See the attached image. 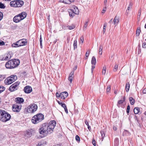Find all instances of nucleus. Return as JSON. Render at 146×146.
Here are the masks:
<instances>
[{
	"label": "nucleus",
	"mask_w": 146,
	"mask_h": 146,
	"mask_svg": "<svg viewBox=\"0 0 146 146\" xmlns=\"http://www.w3.org/2000/svg\"><path fill=\"white\" fill-rule=\"evenodd\" d=\"M50 129L48 128V124L44 123L41 126L39 129L40 133L42 137L46 136L49 133H50Z\"/></svg>",
	"instance_id": "1"
},
{
	"label": "nucleus",
	"mask_w": 146,
	"mask_h": 146,
	"mask_svg": "<svg viewBox=\"0 0 146 146\" xmlns=\"http://www.w3.org/2000/svg\"><path fill=\"white\" fill-rule=\"evenodd\" d=\"M20 61L19 60L12 59L7 62L5 64V66L7 68L12 69L17 67Z\"/></svg>",
	"instance_id": "2"
},
{
	"label": "nucleus",
	"mask_w": 146,
	"mask_h": 146,
	"mask_svg": "<svg viewBox=\"0 0 146 146\" xmlns=\"http://www.w3.org/2000/svg\"><path fill=\"white\" fill-rule=\"evenodd\" d=\"M11 117V115L4 110H0V119L3 122L9 121Z\"/></svg>",
	"instance_id": "3"
},
{
	"label": "nucleus",
	"mask_w": 146,
	"mask_h": 146,
	"mask_svg": "<svg viewBox=\"0 0 146 146\" xmlns=\"http://www.w3.org/2000/svg\"><path fill=\"white\" fill-rule=\"evenodd\" d=\"M37 109V106L35 104H31L27 108H25V110L28 112L33 113L36 111Z\"/></svg>",
	"instance_id": "4"
},
{
	"label": "nucleus",
	"mask_w": 146,
	"mask_h": 146,
	"mask_svg": "<svg viewBox=\"0 0 146 146\" xmlns=\"http://www.w3.org/2000/svg\"><path fill=\"white\" fill-rule=\"evenodd\" d=\"M19 82H17L11 86L9 88V90L11 92H13L17 90V87L20 84Z\"/></svg>",
	"instance_id": "5"
},
{
	"label": "nucleus",
	"mask_w": 146,
	"mask_h": 146,
	"mask_svg": "<svg viewBox=\"0 0 146 146\" xmlns=\"http://www.w3.org/2000/svg\"><path fill=\"white\" fill-rule=\"evenodd\" d=\"M56 125V122L54 120H52L51 121L49 124H48V128L50 129V133L53 132V130Z\"/></svg>",
	"instance_id": "6"
},
{
	"label": "nucleus",
	"mask_w": 146,
	"mask_h": 146,
	"mask_svg": "<svg viewBox=\"0 0 146 146\" xmlns=\"http://www.w3.org/2000/svg\"><path fill=\"white\" fill-rule=\"evenodd\" d=\"M16 77L13 79L9 78V77L7 78L4 81V83L6 85H9L11 84L15 81Z\"/></svg>",
	"instance_id": "7"
},
{
	"label": "nucleus",
	"mask_w": 146,
	"mask_h": 146,
	"mask_svg": "<svg viewBox=\"0 0 146 146\" xmlns=\"http://www.w3.org/2000/svg\"><path fill=\"white\" fill-rule=\"evenodd\" d=\"M17 42L19 43V45L20 46L25 45L27 44V41L26 39H22L17 41Z\"/></svg>",
	"instance_id": "8"
},
{
	"label": "nucleus",
	"mask_w": 146,
	"mask_h": 146,
	"mask_svg": "<svg viewBox=\"0 0 146 146\" xmlns=\"http://www.w3.org/2000/svg\"><path fill=\"white\" fill-rule=\"evenodd\" d=\"M21 107L18 105L15 104L12 106L13 110L14 111L19 112L21 109Z\"/></svg>",
	"instance_id": "9"
},
{
	"label": "nucleus",
	"mask_w": 146,
	"mask_h": 146,
	"mask_svg": "<svg viewBox=\"0 0 146 146\" xmlns=\"http://www.w3.org/2000/svg\"><path fill=\"white\" fill-rule=\"evenodd\" d=\"M24 90L25 93L29 94L32 92V89L31 86H27L24 88Z\"/></svg>",
	"instance_id": "10"
},
{
	"label": "nucleus",
	"mask_w": 146,
	"mask_h": 146,
	"mask_svg": "<svg viewBox=\"0 0 146 146\" xmlns=\"http://www.w3.org/2000/svg\"><path fill=\"white\" fill-rule=\"evenodd\" d=\"M32 122L34 124H36L40 121L38 119L37 116L35 115L32 117Z\"/></svg>",
	"instance_id": "11"
},
{
	"label": "nucleus",
	"mask_w": 146,
	"mask_h": 146,
	"mask_svg": "<svg viewBox=\"0 0 146 146\" xmlns=\"http://www.w3.org/2000/svg\"><path fill=\"white\" fill-rule=\"evenodd\" d=\"M68 96V93L66 91L61 92L60 94V98L63 100L66 98Z\"/></svg>",
	"instance_id": "12"
},
{
	"label": "nucleus",
	"mask_w": 146,
	"mask_h": 146,
	"mask_svg": "<svg viewBox=\"0 0 146 146\" xmlns=\"http://www.w3.org/2000/svg\"><path fill=\"white\" fill-rule=\"evenodd\" d=\"M22 20V19L21 18L19 14L15 16L13 18V21L16 23H18Z\"/></svg>",
	"instance_id": "13"
},
{
	"label": "nucleus",
	"mask_w": 146,
	"mask_h": 146,
	"mask_svg": "<svg viewBox=\"0 0 146 146\" xmlns=\"http://www.w3.org/2000/svg\"><path fill=\"white\" fill-rule=\"evenodd\" d=\"M15 101L17 103L21 104L24 102V99L22 98H17L15 99Z\"/></svg>",
	"instance_id": "14"
},
{
	"label": "nucleus",
	"mask_w": 146,
	"mask_h": 146,
	"mask_svg": "<svg viewBox=\"0 0 146 146\" xmlns=\"http://www.w3.org/2000/svg\"><path fill=\"white\" fill-rule=\"evenodd\" d=\"M32 135L31 131V130H28L25 133V136L27 137H30Z\"/></svg>",
	"instance_id": "15"
},
{
	"label": "nucleus",
	"mask_w": 146,
	"mask_h": 146,
	"mask_svg": "<svg viewBox=\"0 0 146 146\" xmlns=\"http://www.w3.org/2000/svg\"><path fill=\"white\" fill-rule=\"evenodd\" d=\"M17 7H21L24 4V2L21 0H17Z\"/></svg>",
	"instance_id": "16"
},
{
	"label": "nucleus",
	"mask_w": 146,
	"mask_h": 146,
	"mask_svg": "<svg viewBox=\"0 0 146 146\" xmlns=\"http://www.w3.org/2000/svg\"><path fill=\"white\" fill-rule=\"evenodd\" d=\"M68 11L69 13V15L70 17H73L75 15L74 11H73L72 9H68Z\"/></svg>",
	"instance_id": "17"
},
{
	"label": "nucleus",
	"mask_w": 146,
	"mask_h": 146,
	"mask_svg": "<svg viewBox=\"0 0 146 146\" xmlns=\"http://www.w3.org/2000/svg\"><path fill=\"white\" fill-rule=\"evenodd\" d=\"M37 117L40 121H41L44 119V115L40 113H39L36 115Z\"/></svg>",
	"instance_id": "18"
},
{
	"label": "nucleus",
	"mask_w": 146,
	"mask_h": 146,
	"mask_svg": "<svg viewBox=\"0 0 146 146\" xmlns=\"http://www.w3.org/2000/svg\"><path fill=\"white\" fill-rule=\"evenodd\" d=\"M27 15V13L25 12H22L19 14L21 18L22 19V20L26 17Z\"/></svg>",
	"instance_id": "19"
},
{
	"label": "nucleus",
	"mask_w": 146,
	"mask_h": 146,
	"mask_svg": "<svg viewBox=\"0 0 146 146\" xmlns=\"http://www.w3.org/2000/svg\"><path fill=\"white\" fill-rule=\"evenodd\" d=\"M11 57V56L10 54L8 53L7 54L6 57H3L2 59V60H9Z\"/></svg>",
	"instance_id": "20"
},
{
	"label": "nucleus",
	"mask_w": 146,
	"mask_h": 146,
	"mask_svg": "<svg viewBox=\"0 0 146 146\" xmlns=\"http://www.w3.org/2000/svg\"><path fill=\"white\" fill-rule=\"evenodd\" d=\"M10 5L13 7H17L16 1H11L10 3Z\"/></svg>",
	"instance_id": "21"
},
{
	"label": "nucleus",
	"mask_w": 146,
	"mask_h": 146,
	"mask_svg": "<svg viewBox=\"0 0 146 146\" xmlns=\"http://www.w3.org/2000/svg\"><path fill=\"white\" fill-rule=\"evenodd\" d=\"M119 21V17H117V16H116L115 17L113 21V23L114 24H115L116 23L117 24Z\"/></svg>",
	"instance_id": "22"
},
{
	"label": "nucleus",
	"mask_w": 146,
	"mask_h": 146,
	"mask_svg": "<svg viewBox=\"0 0 146 146\" xmlns=\"http://www.w3.org/2000/svg\"><path fill=\"white\" fill-rule=\"evenodd\" d=\"M96 60L94 56H93L92 59L91 64L93 65H95L96 64Z\"/></svg>",
	"instance_id": "23"
},
{
	"label": "nucleus",
	"mask_w": 146,
	"mask_h": 146,
	"mask_svg": "<svg viewBox=\"0 0 146 146\" xmlns=\"http://www.w3.org/2000/svg\"><path fill=\"white\" fill-rule=\"evenodd\" d=\"M140 111V109L139 108L137 107L134 108V112L135 114H137Z\"/></svg>",
	"instance_id": "24"
},
{
	"label": "nucleus",
	"mask_w": 146,
	"mask_h": 146,
	"mask_svg": "<svg viewBox=\"0 0 146 146\" xmlns=\"http://www.w3.org/2000/svg\"><path fill=\"white\" fill-rule=\"evenodd\" d=\"M130 88V84L129 82H127L126 85L125 89L127 92H128Z\"/></svg>",
	"instance_id": "25"
},
{
	"label": "nucleus",
	"mask_w": 146,
	"mask_h": 146,
	"mask_svg": "<svg viewBox=\"0 0 146 146\" xmlns=\"http://www.w3.org/2000/svg\"><path fill=\"white\" fill-rule=\"evenodd\" d=\"M129 101L130 102V104L131 105H133L135 103V100L132 97H130L129 98Z\"/></svg>",
	"instance_id": "26"
},
{
	"label": "nucleus",
	"mask_w": 146,
	"mask_h": 146,
	"mask_svg": "<svg viewBox=\"0 0 146 146\" xmlns=\"http://www.w3.org/2000/svg\"><path fill=\"white\" fill-rule=\"evenodd\" d=\"M103 48V46L102 45H100V46L99 49V54L101 55L102 52V49Z\"/></svg>",
	"instance_id": "27"
},
{
	"label": "nucleus",
	"mask_w": 146,
	"mask_h": 146,
	"mask_svg": "<svg viewBox=\"0 0 146 146\" xmlns=\"http://www.w3.org/2000/svg\"><path fill=\"white\" fill-rule=\"evenodd\" d=\"M74 10H75V11L74 12V13L75 14L78 15L79 13V10L78 8V7H76L74 6Z\"/></svg>",
	"instance_id": "28"
},
{
	"label": "nucleus",
	"mask_w": 146,
	"mask_h": 146,
	"mask_svg": "<svg viewBox=\"0 0 146 146\" xmlns=\"http://www.w3.org/2000/svg\"><path fill=\"white\" fill-rule=\"evenodd\" d=\"M106 66H104L102 69V74L103 75H105L106 73Z\"/></svg>",
	"instance_id": "29"
},
{
	"label": "nucleus",
	"mask_w": 146,
	"mask_h": 146,
	"mask_svg": "<svg viewBox=\"0 0 146 146\" xmlns=\"http://www.w3.org/2000/svg\"><path fill=\"white\" fill-rule=\"evenodd\" d=\"M129 135V133L127 130H125L123 132V136H128Z\"/></svg>",
	"instance_id": "30"
},
{
	"label": "nucleus",
	"mask_w": 146,
	"mask_h": 146,
	"mask_svg": "<svg viewBox=\"0 0 146 146\" xmlns=\"http://www.w3.org/2000/svg\"><path fill=\"white\" fill-rule=\"evenodd\" d=\"M19 43H18L17 42V41L16 42H15L13 43L12 44V46L13 47H18L20 46H19Z\"/></svg>",
	"instance_id": "31"
},
{
	"label": "nucleus",
	"mask_w": 146,
	"mask_h": 146,
	"mask_svg": "<svg viewBox=\"0 0 146 146\" xmlns=\"http://www.w3.org/2000/svg\"><path fill=\"white\" fill-rule=\"evenodd\" d=\"M141 31L140 28H137L136 31V35L137 36H139L140 32Z\"/></svg>",
	"instance_id": "32"
},
{
	"label": "nucleus",
	"mask_w": 146,
	"mask_h": 146,
	"mask_svg": "<svg viewBox=\"0 0 146 146\" xmlns=\"http://www.w3.org/2000/svg\"><path fill=\"white\" fill-rule=\"evenodd\" d=\"M125 97H124L123 98L124 99L123 100H120L118 101L117 104V106H119V104L123 103L124 102V101H125Z\"/></svg>",
	"instance_id": "33"
},
{
	"label": "nucleus",
	"mask_w": 146,
	"mask_h": 146,
	"mask_svg": "<svg viewBox=\"0 0 146 146\" xmlns=\"http://www.w3.org/2000/svg\"><path fill=\"white\" fill-rule=\"evenodd\" d=\"M73 46L74 50L77 48V41L76 40H74V42Z\"/></svg>",
	"instance_id": "34"
},
{
	"label": "nucleus",
	"mask_w": 146,
	"mask_h": 146,
	"mask_svg": "<svg viewBox=\"0 0 146 146\" xmlns=\"http://www.w3.org/2000/svg\"><path fill=\"white\" fill-rule=\"evenodd\" d=\"M88 22H89V20L88 19L87 21H86V23H84V25L83 28V29L84 30L85 29H86V28L87 26L88 25Z\"/></svg>",
	"instance_id": "35"
},
{
	"label": "nucleus",
	"mask_w": 146,
	"mask_h": 146,
	"mask_svg": "<svg viewBox=\"0 0 146 146\" xmlns=\"http://www.w3.org/2000/svg\"><path fill=\"white\" fill-rule=\"evenodd\" d=\"M67 27L68 28V29L70 30H72L75 28V26L74 25H72L70 26H68Z\"/></svg>",
	"instance_id": "36"
},
{
	"label": "nucleus",
	"mask_w": 146,
	"mask_h": 146,
	"mask_svg": "<svg viewBox=\"0 0 146 146\" xmlns=\"http://www.w3.org/2000/svg\"><path fill=\"white\" fill-rule=\"evenodd\" d=\"M85 124H86V125H87V126H88V130H89L90 131V130H91V127H90V126L89 125L88 122L87 120H86L85 121Z\"/></svg>",
	"instance_id": "37"
},
{
	"label": "nucleus",
	"mask_w": 146,
	"mask_h": 146,
	"mask_svg": "<svg viewBox=\"0 0 146 146\" xmlns=\"http://www.w3.org/2000/svg\"><path fill=\"white\" fill-rule=\"evenodd\" d=\"M6 78L5 75H0V81Z\"/></svg>",
	"instance_id": "38"
},
{
	"label": "nucleus",
	"mask_w": 146,
	"mask_h": 146,
	"mask_svg": "<svg viewBox=\"0 0 146 146\" xmlns=\"http://www.w3.org/2000/svg\"><path fill=\"white\" fill-rule=\"evenodd\" d=\"M132 5H133V3H132L131 2H130L129 5L127 8V9H128V10H130L132 8Z\"/></svg>",
	"instance_id": "39"
},
{
	"label": "nucleus",
	"mask_w": 146,
	"mask_h": 146,
	"mask_svg": "<svg viewBox=\"0 0 146 146\" xmlns=\"http://www.w3.org/2000/svg\"><path fill=\"white\" fill-rule=\"evenodd\" d=\"M5 89V88L3 86H0V93L4 91Z\"/></svg>",
	"instance_id": "40"
},
{
	"label": "nucleus",
	"mask_w": 146,
	"mask_h": 146,
	"mask_svg": "<svg viewBox=\"0 0 146 146\" xmlns=\"http://www.w3.org/2000/svg\"><path fill=\"white\" fill-rule=\"evenodd\" d=\"M106 27H107L106 24H104V25L103 29V34H104L105 32Z\"/></svg>",
	"instance_id": "41"
},
{
	"label": "nucleus",
	"mask_w": 146,
	"mask_h": 146,
	"mask_svg": "<svg viewBox=\"0 0 146 146\" xmlns=\"http://www.w3.org/2000/svg\"><path fill=\"white\" fill-rule=\"evenodd\" d=\"M5 6L4 4L0 2V8L4 9L5 8Z\"/></svg>",
	"instance_id": "42"
},
{
	"label": "nucleus",
	"mask_w": 146,
	"mask_h": 146,
	"mask_svg": "<svg viewBox=\"0 0 146 146\" xmlns=\"http://www.w3.org/2000/svg\"><path fill=\"white\" fill-rule=\"evenodd\" d=\"M16 77V79H15V81L17 79V77L15 75H12L10 77H9V78H11V79H13L14 78H15Z\"/></svg>",
	"instance_id": "43"
},
{
	"label": "nucleus",
	"mask_w": 146,
	"mask_h": 146,
	"mask_svg": "<svg viewBox=\"0 0 146 146\" xmlns=\"http://www.w3.org/2000/svg\"><path fill=\"white\" fill-rule=\"evenodd\" d=\"M130 106H129V105H128L127 106V111H126V112H127V114L128 115H129V110H130Z\"/></svg>",
	"instance_id": "44"
},
{
	"label": "nucleus",
	"mask_w": 146,
	"mask_h": 146,
	"mask_svg": "<svg viewBox=\"0 0 146 146\" xmlns=\"http://www.w3.org/2000/svg\"><path fill=\"white\" fill-rule=\"evenodd\" d=\"M42 39L41 36V35H40V48H42Z\"/></svg>",
	"instance_id": "45"
},
{
	"label": "nucleus",
	"mask_w": 146,
	"mask_h": 146,
	"mask_svg": "<svg viewBox=\"0 0 146 146\" xmlns=\"http://www.w3.org/2000/svg\"><path fill=\"white\" fill-rule=\"evenodd\" d=\"M64 3L65 4H70V0H64Z\"/></svg>",
	"instance_id": "46"
},
{
	"label": "nucleus",
	"mask_w": 146,
	"mask_h": 146,
	"mask_svg": "<svg viewBox=\"0 0 146 146\" xmlns=\"http://www.w3.org/2000/svg\"><path fill=\"white\" fill-rule=\"evenodd\" d=\"M84 37L83 36H81L80 38V44H82L84 42Z\"/></svg>",
	"instance_id": "47"
},
{
	"label": "nucleus",
	"mask_w": 146,
	"mask_h": 146,
	"mask_svg": "<svg viewBox=\"0 0 146 146\" xmlns=\"http://www.w3.org/2000/svg\"><path fill=\"white\" fill-rule=\"evenodd\" d=\"M100 133L101 134L102 139H104V137L105 135L103 131H100Z\"/></svg>",
	"instance_id": "48"
},
{
	"label": "nucleus",
	"mask_w": 146,
	"mask_h": 146,
	"mask_svg": "<svg viewBox=\"0 0 146 146\" xmlns=\"http://www.w3.org/2000/svg\"><path fill=\"white\" fill-rule=\"evenodd\" d=\"M75 139L78 142L80 141V137L78 135H76L75 137Z\"/></svg>",
	"instance_id": "49"
},
{
	"label": "nucleus",
	"mask_w": 146,
	"mask_h": 146,
	"mask_svg": "<svg viewBox=\"0 0 146 146\" xmlns=\"http://www.w3.org/2000/svg\"><path fill=\"white\" fill-rule=\"evenodd\" d=\"M74 71H72L70 74L69 76V77H74Z\"/></svg>",
	"instance_id": "50"
},
{
	"label": "nucleus",
	"mask_w": 146,
	"mask_h": 146,
	"mask_svg": "<svg viewBox=\"0 0 146 146\" xmlns=\"http://www.w3.org/2000/svg\"><path fill=\"white\" fill-rule=\"evenodd\" d=\"M118 67V65L117 64H115V66H114L113 70L114 71H116Z\"/></svg>",
	"instance_id": "51"
},
{
	"label": "nucleus",
	"mask_w": 146,
	"mask_h": 146,
	"mask_svg": "<svg viewBox=\"0 0 146 146\" xmlns=\"http://www.w3.org/2000/svg\"><path fill=\"white\" fill-rule=\"evenodd\" d=\"M92 143L93 145L94 146H96V141H95V139L94 138H93L92 140Z\"/></svg>",
	"instance_id": "52"
},
{
	"label": "nucleus",
	"mask_w": 146,
	"mask_h": 146,
	"mask_svg": "<svg viewBox=\"0 0 146 146\" xmlns=\"http://www.w3.org/2000/svg\"><path fill=\"white\" fill-rule=\"evenodd\" d=\"M5 43L4 41L0 40V45L3 46L5 45Z\"/></svg>",
	"instance_id": "53"
},
{
	"label": "nucleus",
	"mask_w": 146,
	"mask_h": 146,
	"mask_svg": "<svg viewBox=\"0 0 146 146\" xmlns=\"http://www.w3.org/2000/svg\"><path fill=\"white\" fill-rule=\"evenodd\" d=\"M73 77H68V80L70 81V82L71 83L72 82L73 80Z\"/></svg>",
	"instance_id": "54"
},
{
	"label": "nucleus",
	"mask_w": 146,
	"mask_h": 146,
	"mask_svg": "<svg viewBox=\"0 0 146 146\" xmlns=\"http://www.w3.org/2000/svg\"><path fill=\"white\" fill-rule=\"evenodd\" d=\"M106 6H105L104 7V8L103 10L102 11V13H105V11H106Z\"/></svg>",
	"instance_id": "55"
},
{
	"label": "nucleus",
	"mask_w": 146,
	"mask_h": 146,
	"mask_svg": "<svg viewBox=\"0 0 146 146\" xmlns=\"http://www.w3.org/2000/svg\"><path fill=\"white\" fill-rule=\"evenodd\" d=\"M3 16V13L0 12V21L2 19Z\"/></svg>",
	"instance_id": "56"
},
{
	"label": "nucleus",
	"mask_w": 146,
	"mask_h": 146,
	"mask_svg": "<svg viewBox=\"0 0 146 146\" xmlns=\"http://www.w3.org/2000/svg\"><path fill=\"white\" fill-rule=\"evenodd\" d=\"M111 88L110 86H108L107 89V92L108 93L109 92Z\"/></svg>",
	"instance_id": "57"
},
{
	"label": "nucleus",
	"mask_w": 146,
	"mask_h": 146,
	"mask_svg": "<svg viewBox=\"0 0 146 146\" xmlns=\"http://www.w3.org/2000/svg\"><path fill=\"white\" fill-rule=\"evenodd\" d=\"M142 46L143 48H146V43L145 42L143 43Z\"/></svg>",
	"instance_id": "58"
},
{
	"label": "nucleus",
	"mask_w": 146,
	"mask_h": 146,
	"mask_svg": "<svg viewBox=\"0 0 146 146\" xmlns=\"http://www.w3.org/2000/svg\"><path fill=\"white\" fill-rule=\"evenodd\" d=\"M64 108V109L65 112L66 113H68V110L66 108V106Z\"/></svg>",
	"instance_id": "59"
},
{
	"label": "nucleus",
	"mask_w": 146,
	"mask_h": 146,
	"mask_svg": "<svg viewBox=\"0 0 146 146\" xmlns=\"http://www.w3.org/2000/svg\"><path fill=\"white\" fill-rule=\"evenodd\" d=\"M89 54V51H87L86 53V57H88Z\"/></svg>",
	"instance_id": "60"
},
{
	"label": "nucleus",
	"mask_w": 146,
	"mask_h": 146,
	"mask_svg": "<svg viewBox=\"0 0 146 146\" xmlns=\"http://www.w3.org/2000/svg\"><path fill=\"white\" fill-rule=\"evenodd\" d=\"M108 0H104V5L105 6H106V4L107 3Z\"/></svg>",
	"instance_id": "61"
},
{
	"label": "nucleus",
	"mask_w": 146,
	"mask_h": 146,
	"mask_svg": "<svg viewBox=\"0 0 146 146\" xmlns=\"http://www.w3.org/2000/svg\"><path fill=\"white\" fill-rule=\"evenodd\" d=\"M60 105L63 108L66 106L64 103H62Z\"/></svg>",
	"instance_id": "62"
},
{
	"label": "nucleus",
	"mask_w": 146,
	"mask_h": 146,
	"mask_svg": "<svg viewBox=\"0 0 146 146\" xmlns=\"http://www.w3.org/2000/svg\"><path fill=\"white\" fill-rule=\"evenodd\" d=\"M141 9H140L139 10V12L138 13V16H139V17H140V15H141Z\"/></svg>",
	"instance_id": "63"
},
{
	"label": "nucleus",
	"mask_w": 146,
	"mask_h": 146,
	"mask_svg": "<svg viewBox=\"0 0 146 146\" xmlns=\"http://www.w3.org/2000/svg\"><path fill=\"white\" fill-rule=\"evenodd\" d=\"M143 94H146V88L144 89L143 90Z\"/></svg>",
	"instance_id": "64"
}]
</instances>
